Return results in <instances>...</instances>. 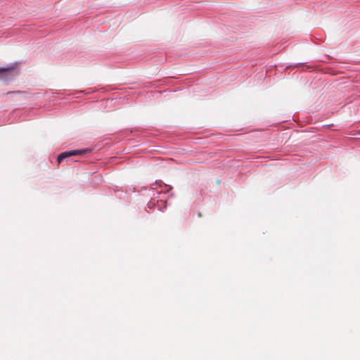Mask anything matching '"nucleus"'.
Masks as SVG:
<instances>
[{
	"label": "nucleus",
	"mask_w": 360,
	"mask_h": 360,
	"mask_svg": "<svg viewBox=\"0 0 360 360\" xmlns=\"http://www.w3.org/2000/svg\"><path fill=\"white\" fill-rule=\"evenodd\" d=\"M15 65H11L7 67H0V79L7 82L13 79L17 75V70Z\"/></svg>",
	"instance_id": "nucleus-1"
},
{
	"label": "nucleus",
	"mask_w": 360,
	"mask_h": 360,
	"mask_svg": "<svg viewBox=\"0 0 360 360\" xmlns=\"http://www.w3.org/2000/svg\"><path fill=\"white\" fill-rule=\"evenodd\" d=\"M91 148L72 150L61 153L57 158L58 162H61L64 159L73 155H81L91 152Z\"/></svg>",
	"instance_id": "nucleus-2"
},
{
	"label": "nucleus",
	"mask_w": 360,
	"mask_h": 360,
	"mask_svg": "<svg viewBox=\"0 0 360 360\" xmlns=\"http://www.w3.org/2000/svg\"><path fill=\"white\" fill-rule=\"evenodd\" d=\"M158 197L152 198L148 202V208L151 210L153 209L156 206V203H158L159 201L162 202V200L160 199V195H162L161 192L157 191ZM158 208L159 210H162L160 205L158 204Z\"/></svg>",
	"instance_id": "nucleus-3"
},
{
	"label": "nucleus",
	"mask_w": 360,
	"mask_h": 360,
	"mask_svg": "<svg viewBox=\"0 0 360 360\" xmlns=\"http://www.w3.org/2000/svg\"><path fill=\"white\" fill-rule=\"evenodd\" d=\"M165 186H167V184H165ZM168 187H169V188H168V191H171V190H172V186H168Z\"/></svg>",
	"instance_id": "nucleus-4"
},
{
	"label": "nucleus",
	"mask_w": 360,
	"mask_h": 360,
	"mask_svg": "<svg viewBox=\"0 0 360 360\" xmlns=\"http://www.w3.org/2000/svg\"><path fill=\"white\" fill-rule=\"evenodd\" d=\"M304 65V63H297L296 66H297V65Z\"/></svg>",
	"instance_id": "nucleus-5"
}]
</instances>
